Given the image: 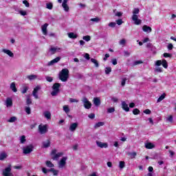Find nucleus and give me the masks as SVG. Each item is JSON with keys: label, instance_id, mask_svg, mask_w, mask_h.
Here are the masks:
<instances>
[{"label": "nucleus", "instance_id": "47", "mask_svg": "<svg viewBox=\"0 0 176 176\" xmlns=\"http://www.w3.org/2000/svg\"><path fill=\"white\" fill-rule=\"evenodd\" d=\"M163 60H158L157 61H155V65H156L157 67H160V65H162Z\"/></svg>", "mask_w": 176, "mask_h": 176}, {"label": "nucleus", "instance_id": "59", "mask_svg": "<svg viewBox=\"0 0 176 176\" xmlns=\"http://www.w3.org/2000/svg\"><path fill=\"white\" fill-rule=\"evenodd\" d=\"M140 64H142V60H135L134 63H133V65H138Z\"/></svg>", "mask_w": 176, "mask_h": 176}, {"label": "nucleus", "instance_id": "4", "mask_svg": "<svg viewBox=\"0 0 176 176\" xmlns=\"http://www.w3.org/2000/svg\"><path fill=\"white\" fill-rule=\"evenodd\" d=\"M3 176H14L13 173H12V165H8V167H6L2 170Z\"/></svg>", "mask_w": 176, "mask_h": 176}, {"label": "nucleus", "instance_id": "34", "mask_svg": "<svg viewBox=\"0 0 176 176\" xmlns=\"http://www.w3.org/2000/svg\"><path fill=\"white\" fill-rule=\"evenodd\" d=\"M17 120V118L16 117H11L9 120H8V122L9 123H14V122H16Z\"/></svg>", "mask_w": 176, "mask_h": 176}, {"label": "nucleus", "instance_id": "42", "mask_svg": "<svg viewBox=\"0 0 176 176\" xmlns=\"http://www.w3.org/2000/svg\"><path fill=\"white\" fill-rule=\"evenodd\" d=\"M119 45H120L121 46H124V45H126V39L122 38L119 41Z\"/></svg>", "mask_w": 176, "mask_h": 176}, {"label": "nucleus", "instance_id": "19", "mask_svg": "<svg viewBox=\"0 0 176 176\" xmlns=\"http://www.w3.org/2000/svg\"><path fill=\"white\" fill-rule=\"evenodd\" d=\"M27 79L29 80H35V79H38V80H41V78L38 76V75L32 74L27 76Z\"/></svg>", "mask_w": 176, "mask_h": 176}, {"label": "nucleus", "instance_id": "23", "mask_svg": "<svg viewBox=\"0 0 176 176\" xmlns=\"http://www.w3.org/2000/svg\"><path fill=\"white\" fill-rule=\"evenodd\" d=\"M67 36L70 39H76L78 38V34L74 32H69L67 33Z\"/></svg>", "mask_w": 176, "mask_h": 176}, {"label": "nucleus", "instance_id": "46", "mask_svg": "<svg viewBox=\"0 0 176 176\" xmlns=\"http://www.w3.org/2000/svg\"><path fill=\"white\" fill-rule=\"evenodd\" d=\"M82 39L84 41H85L86 42H89V41H90V39H91V38L90 37V36H84L82 37Z\"/></svg>", "mask_w": 176, "mask_h": 176}, {"label": "nucleus", "instance_id": "55", "mask_svg": "<svg viewBox=\"0 0 176 176\" xmlns=\"http://www.w3.org/2000/svg\"><path fill=\"white\" fill-rule=\"evenodd\" d=\"M23 4L26 6V8H30V3L27 0L23 1Z\"/></svg>", "mask_w": 176, "mask_h": 176}, {"label": "nucleus", "instance_id": "8", "mask_svg": "<svg viewBox=\"0 0 176 176\" xmlns=\"http://www.w3.org/2000/svg\"><path fill=\"white\" fill-rule=\"evenodd\" d=\"M64 153H57V150H52L51 152V155L52 156V160H58L59 157H61Z\"/></svg>", "mask_w": 176, "mask_h": 176}, {"label": "nucleus", "instance_id": "9", "mask_svg": "<svg viewBox=\"0 0 176 176\" xmlns=\"http://www.w3.org/2000/svg\"><path fill=\"white\" fill-rule=\"evenodd\" d=\"M82 102L85 109H90V108H91V102L89 101V99H87V98L83 97L82 99Z\"/></svg>", "mask_w": 176, "mask_h": 176}, {"label": "nucleus", "instance_id": "28", "mask_svg": "<svg viewBox=\"0 0 176 176\" xmlns=\"http://www.w3.org/2000/svg\"><path fill=\"white\" fill-rule=\"evenodd\" d=\"M104 124H105V123H104V122H98L95 124L94 129H98V127H101V126H104Z\"/></svg>", "mask_w": 176, "mask_h": 176}, {"label": "nucleus", "instance_id": "20", "mask_svg": "<svg viewBox=\"0 0 176 176\" xmlns=\"http://www.w3.org/2000/svg\"><path fill=\"white\" fill-rule=\"evenodd\" d=\"M43 116L45 118V119H47V120H50L52 119V113L49 111H45L43 112Z\"/></svg>", "mask_w": 176, "mask_h": 176}, {"label": "nucleus", "instance_id": "57", "mask_svg": "<svg viewBox=\"0 0 176 176\" xmlns=\"http://www.w3.org/2000/svg\"><path fill=\"white\" fill-rule=\"evenodd\" d=\"M155 72H163L162 67H157L155 69Z\"/></svg>", "mask_w": 176, "mask_h": 176}, {"label": "nucleus", "instance_id": "13", "mask_svg": "<svg viewBox=\"0 0 176 176\" xmlns=\"http://www.w3.org/2000/svg\"><path fill=\"white\" fill-rule=\"evenodd\" d=\"M41 90V85H37L32 91V95L36 100H38L39 98V96H38V91Z\"/></svg>", "mask_w": 176, "mask_h": 176}, {"label": "nucleus", "instance_id": "49", "mask_svg": "<svg viewBox=\"0 0 176 176\" xmlns=\"http://www.w3.org/2000/svg\"><path fill=\"white\" fill-rule=\"evenodd\" d=\"M19 13L21 15V16H27V11L25 10H19Z\"/></svg>", "mask_w": 176, "mask_h": 176}, {"label": "nucleus", "instance_id": "29", "mask_svg": "<svg viewBox=\"0 0 176 176\" xmlns=\"http://www.w3.org/2000/svg\"><path fill=\"white\" fill-rule=\"evenodd\" d=\"M162 67L164 68H165L166 69H167V68H168V63H167V60H166V59H163L162 60Z\"/></svg>", "mask_w": 176, "mask_h": 176}, {"label": "nucleus", "instance_id": "14", "mask_svg": "<svg viewBox=\"0 0 176 176\" xmlns=\"http://www.w3.org/2000/svg\"><path fill=\"white\" fill-rule=\"evenodd\" d=\"M121 107L123 111H125V112H129L130 111V107H129V104L124 101L121 102Z\"/></svg>", "mask_w": 176, "mask_h": 176}, {"label": "nucleus", "instance_id": "38", "mask_svg": "<svg viewBox=\"0 0 176 176\" xmlns=\"http://www.w3.org/2000/svg\"><path fill=\"white\" fill-rule=\"evenodd\" d=\"M46 8L49 9V10H52V9H53V3H46Z\"/></svg>", "mask_w": 176, "mask_h": 176}, {"label": "nucleus", "instance_id": "3", "mask_svg": "<svg viewBox=\"0 0 176 176\" xmlns=\"http://www.w3.org/2000/svg\"><path fill=\"white\" fill-rule=\"evenodd\" d=\"M67 160H68V157H63L58 162V167L61 170L65 168L67 166Z\"/></svg>", "mask_w": 176, "mask_h": 176}, {"label": "nucleus", "instance_id": "53", "mask_svg": "<svg viewBox=\"0 0 176 176\" xmlns=\"http://www.w3.org/2000/svg\"><path fill=\"white\" fill-rule=\"evenodd\" d=\"M143 112L144 113H146V115H151V113H152V111H151L149 109H146Z\"/></svg>", "mask_w": 176, "mask_h": 176}, {"label": "nucleus", "instance_id": "52", "mask_svg": "<svg viewBox=\"0 0 176 176\" xmlns=\"http://www.w3.org/2000/svg\"><path fill=\"white\" fill-rule=\"evenodd\" d=\"M174 47V45H173V43L168 44L167 49L168 50H173Z\"/></svg>", "mask_w": 176, "mask_h": 176}, {"label": "nucleus", "instance_id": "43", "mask_svg": "<svg viewBox=\"0 0 176 176\" xmlns=\"http://www.w3.org/2000/svg\"><path fill=\"white\" fill-rule=\"evenodd\" d=\"M129 155L131 159H134L135 157V156H137V153H135V152L129 153Z\"/></svg>", "mask_w": 176, "mask_h": 176}, {"label": "nucleus", "instance_id": "32", "mask_svg": "<svg viewBox=\"0 0 176 176\" xmlns=\"http://www.w3.org/2000/svg\"><path fill=\"white\" fill-rule=\"evenodd\" d=\"M43 148H49L50 146V141L46 140L45 142H43Z\"/></svg>", "mask_w": 176, "mask_h": 176}, {"label": "nucleus", "instance_id": "54", "mask_svg": "<svg viewBox=\"0 0 176 176\" xmlns=\"http://www.w3.org/2000/svg\"><path fill=\"white\" fill-rule=\"evenodd\" d=\"M133 115H138L140 113V110L138 109H135L133 110Z\"/></svg>", "mask_w": 176, "mask_h": 176}, {"label": "nucleus", "instance_id": "39", "mask_svg": "<svg viewBox=\"0 0 176 176\" xmlns=\"http://www.w3.org/2000/svg\"><path fill=\"white\" fill-rule=\"evenodd\" d=\"M63 111L65 112V113H69V107L68 105L63 106Z\"/></svg>", "mask_w": 176, "mask_h": 176}, {"label": "nucleus", "instance_id": "7", "mask_svg": "<svg viewBox=\"0 0 176 176\" xmlns=\"http://www.w3.org/2000/svg\"><path fill=\"white\" fill-rule=\"evenodd\" d=\"M49 126L47 124H41L38 125V133L41 134H46L47 133Z\"/></svg>", "mask_w": 176, "mask_h": 176}, {"label": "nucleus", "instance_id": "60", "mask_svg": "<svg viewBox=\"0 0 176 176\" xmlns=\"http://www.w3.org/2000/svg\"><path fill=\"white\" fill-rule=\"evenodd\" d=\"M28 91V87H24L23 89L22 90L23 94H25V93H27Z\"/></svg>", "mask_w": 176, "mask_h": 176}, {"label": "nucleus", "instance_id": "64", "mask_svg": "<svg viewBox=\"0 0 176 176\" xmlns=\"http://www.w3.org/2000/svg\"><path fill=\"white\" fill-rule=\"evenodd\" d=\"M124 56H125L126 57H129V56H130V52H129V51H124Z\"/></svg>", "mask_w": 176, "mask_h": 176}, {"label": "nucleus", "instance_id": "61", "mask_svg": "<svg viewBox=\"0 0 176 176\" xmlns=\"http://www.w3.org/2000/svg\"><path fill=\"white\" fill-rule=\"evenodd\" d=\"M116 23L118 25H122V24H123V21L122 19H118L116 21Z\"/></svg>", "mask_w": 176, "mask_h": 176}, {"label": "nucleus", "instance_id": "63", "mask_svg": "<svg viewBox=\"0 0 176 176\" xmlns=\"http://www.w3.org/2000/svg\"><path fill=\"white\" fill-rule=\"evenodd\" d=\"M85 58H86L87 60H90V54L86 53L84 56Z\"/></svg>", "mask_w": 176, "mask_h": 176}, {"label": "nucleus", "instance_id": "25", "mask_svg": "<svg viewBox=\"0 0 176 176\" xmlns=\"http://www.w3.org/2000/svg\"><path fill=\"white\" fill-rule=\"evenodd\" d=\"M94 104L95 107H100V105H101V100L98 98H94Z\"/></svg>", "mask_w": 176, "mask_h": 176}, {"label": "nucleus", "instance_id": "45", "mask_svg": "<svg viewBox=\"0 0 176 176\" xmlns=\"http://www.w3.org/2000/svg\"><path fill=\"white\" fill-rule=\"evenodd\" d=\"M124 166H126L124 162L120 161L119 162V167H120V168H124Z\"/></svg>", "mask_w": 176, "mask_h": 176}, {"label": "nucleus", "instance_id": "50", "mask_svg": "<svg viewBox=\"0 0 176 176\" xmlns=\"http://www.w3.org/2000/svg\"><path fill=\"white\" fill-rule=\"evenodd\" d=\"M25 111L26 112V113H28V115H30L31 114V108L30 107H25Z\"/></svg>", "mask_w": 176, "mask_h": 176}, {"label": "nucleus", "instance_id": "16", "mask_svg": "<svg viewBox=\"0 0 176 176\" xmlns=\"http://www.w3.org/2000/svg\"><path fill=\"white\" fill-rule=\"evenodd\" d=\"M60 60H61V57L58 56V57L55 58L54 59H53L52 60L50 61L47 63V65L48 66L54 65V64H57V63H58V61H60Z\"/></svg>", "mask_w": 176, "mask_h": 176}, {"label": "nucleus", "instance_id": "48", "mask_svg": "<svg viewBox=\"0 0 176 176\" xmlns=\"http://www.w3.org/2000/svg\"><path fill=\"white\" fill-rule=\"evenodd\" d=\"M164 57H165V58H171V57H173V54H168V53H164Z\"/></svg>", "mask_w": 176, "mask_h": 176}, {"label": "nucleus", "instance_id": "24", "mask_svg": "<svg viewBox=\"0 0 176 176\" xmlns=\"http://www.w3.org/2000/svg\"><path fill=\"white\" fill-rule=\"evenodd\" d=\"M6 105L8 108L12 107L13 105V102L12 101V98H8L6 100Z\"/></svg>", "mask_w": 176, "mask_h": 176}, {"label": "nucleus", "instance_id": "10", "mask_svg": "<svg viewBox=\"0 0 176 176\" xmlns=\"http://www.w3.org/2000/svg\"><path fill=\"white\" fill-rule=\"evenodd\" d=\"M34 151V146L32 144L28 145L23 148L24 155H28Z\"/></svg>", "mask_w": 176, "mask_h": 176}, {"label": "nucleus", "instance_id": "11", "mask_svg": "<svg viewBox=\"0 0 176 176\" xmlns=\"http://www.w3.org/2000/svg\"><path fill=\"white\" fill-rule=\"evenodd\" d=\"M58 2H59V3H61V2H63V0H58ZM67 2L68 0H63V2L62 3V7L63 8L65 12H69V6H68V4H67Z\"/></svg>", "mask_w": 176, "mask_h": 176}, {"label": "nucleus", "instance_id": "2", "mask_svg": "<svg viewBox=\"0 0 176 176\" xmlns=\"http://www.w3.org/2000/svg\"><path fill=\"white\" fill-rule=\"evenodd\" d=\"M68 78H69V70H68L67 68L63 69L59 72L60 80L62 82H67V80H68Z\"/></svg>", "mask_w": 176, "mask_h": 176}, {"label": "nucleus", "instance_id": "21", "mask_svg": "<svg viewBox=\"0 0 176 176\" xmlns=\"http://www.w3.org/2000/svg\"><path fill=\"white\" fill-rule=\"evenodd\" d=\"M144 32H148V34L152 32V28L146 25H144L142 28Z\"/></svg>", "mask_w": 176, "mask_h": 176}, {"label": "nucleus", "instance_id": "35", "mask_svg": "<svg viewBox=\"0 0 176 176\" xmlns=\"http://www.w3.org/2000/svg\"><path fill=\"white\" fill-rule=\"evenodd\" d=\"M90 21H92L93 23H100V21H101V19L98 17L92 18L90 19Z\"/></svg>", "mask_w": 176, "mask_h": 176}, {"label": "nucleus", "instance_id": "36", "mask_svg": "<svg viewBox=\"0 0 176 176\" xmlns=\"http://www.w3.org/2000/svg\"><path fill=\"white\" fill-rule=\"evenodd\" d=\"M166 98V94H163L160 96V98L157 99V102H161V101H163Z\"/></svg>", "mask_w": 176, "mask_h": 176}, {"label": "nucleus", "instance_id": "58", "mask_svg": "<svg viewBox=\"0 0 176 176\" xmlns=\"http://www.w3.org/2000/svg\"><path fill=\"white\" fill-rule=\"evenodd\" d=\"M45 79L47 82H53V78L51 76H46Z\"/></svg>", "mask_w": 176, "mask_h": 176}, {"label": "nucleus", "instance_id": "18", "mask_svg": "<svg viewBox=\"0 0 176 176\" xmlns=\"http://www.w3.org/2000/svg\"><path fill=\"white\" fill-rule=\"evenodd\" d=\"M96 145H98L99 148H108V143H104L100 141H96Z\"/></svg>", "mask_w": 176, "mask_h": 176}, {"label": "nucleus", "instance_id": "41", "mask_svg": "<svg viewBox=\"0 0 176 176\" xmlns=\"http://www.w3.org/2000/svg\"><path fill=\"white\" fill-rule=\"evenodd\" d=\"M115 112V107H110L107 109V113H113Z\"/></svg>", "mask_w": 176, "mask_h": 176}, {"label": "nucleus", "instance_id": "26", "mask_svg": "<svg viewBox=\"0 0 176 176\" xmlns=\"http://www.w3.org/2000/svg\"><path fill=\"white\" fill-rule=\"evenodd\" d=\"M10 89H11V90H12V91H14V93L17 92V89L16 88V83H14V82H12L10 84Z\"/></svg>", "mask_w": 176, "mask_h": 176}, {"label": "nucleus", "instance_id": "31", "mask_svg": "<svg viewBox=\"0 0 176 176\" xmlns=\"http://www.w3.org/2000/svg\"><path fill=\"white\" fill-rule=\"evenodd\" d=\"M19 141L21 144H25L27 139H25V135H22L19 138Z\"/></svg>", "mask_w": 176, "mask_h": 176}, {"label": "nucleus", "instance_id": "27", "mask_svg": "<svg viewBox=\"0 0 176 176\" xmlns=\"http://www.w3.org/2000/svg\"><path fill=\"white\" fill-rule=\"evenodd\" d=\"M8 157V154L5 152H1L0 153V160H5Z\"/></svg>", "mask_w": 176, "mask_h": 176}, {"label": "nucleus", "instance_id": "56", "mask_svg": "<svg viewBox=\"0 0 176 176\" xmlns=\"http://www.w3.org/2000/svg\"><path fill=\"white\" fill-rule=\"evenodd\" d=\"M69 102H79V100L75 98H69Z\"/></svg>", "mask_w": 176, "mask_h": 176}, {"label": "nucleus", "instance_id": "33", "mask_svg": "<svg viewBox=\"0 0 176 176\" xmlns=\"http://www.w3.org/2000/svg\"><path fill=\"white\" fill-rule=\"evenodd\" d=\"M50 171L51 173H52L53 175H58V173H59V170H56L54 168H51L50 170Z\"/></svg>", "mask_w": 176, "mask_h": 176}, {"label": "nucleus", "instance_id": "30", "mask_svg": "<svg viewBox=\"0 0 176 176\" xmlns=\"http://www.w3.org/2000/svg\"><path fill=\"white\" fill-rule=\"evenodd\" d=\"M91 63H93V64L95 65V67H96V68H98L100 67V64L98 63V61H97V60L94 58H91Z\"/></svg>", "mask_w": 176, "mask_h": 176}, {"label": "nucleus", "instance_id": "62", "mask_svg": "<svg viewBox=\"0 0 176 176\" xmlns=\"http://www.w3.org/2000/svg\"><path fill=\"white\" fill-rule=\"evenodd\" d=\"M126 80H127V78H122V80L121 82V86H124V85H126Z\"/></svg>", "mask_w": 176, "mask_h": 176}, {"label": "nucleus", "instance_id": "44", "mask_svg": "<svg viewBox=\"0 0 176 176\" xmlns=\"http://www.w3.org/2000/svg\"><path fill=\"white\" fill-rule=\"evenodd\" d=\"M146 47L148 49H151V50H153V49H155V47H153V45H152L151 43H147Z\"/></svg>", "mask_w": 176, "mask_h": 176}, {"label": "nucleus", "instance_id": "37", "mask_svg": "<svg viewBox=\"0 0 176 176\" xmlns=\"http://www.w3.org/2000/svg\"><path fill=\"white\" fill-rule=\"evenodd\" d=\"M104 71H105L106 75H108V74H111V72H112V68H111L109 67H106Z\"/></svg>", "mask_w": 176, "mask_h": 176}, {"label": "nucleus", "instance_id": "17", "mask_svg": "<svg viewBox=\"0 0 176 176\" xmlns=\"http://www.w3.org/2000/svg\"><path fill=\"white\" fill-rule=\"evenodd\" d=\"M49 26V24L45 23L41 26V31L43 34V35H47V27Z\"/></svg>", "mask_w": 176, "mask_h": 176}, {"label": "nucleus", "instance_id": "51", "mask_svg": "<svg viewBox=\"0 0 176 176\" xmlns=\"http://www.w3.org/2000/svg\"><path fill=\"white\" fill-rule=\"evenodd\" d=\"M109 27H111V28H115V27H116V23L115 22L109 23Z\"/></svg>", "mask_w": 176, "mask_h": 176}, {"label": "nucleus", "instance_id": "22", "mask_svg": "<svg viewBox=\"0 0 176 176\" xmlns=\"http://www.w3.org/2000/svg\"><path fill=\"white\" fill-rule=\"evenodd\" d=\"M145 148L146 149H153V148H155V144L152 142L145 143Z\"/></svg>", "mask_w": 176, "mask_h": 176}, {"label": "nucleus", "instance_id": "40", "mask_svg": "<svg viewBox=\"0 0 176 176\" xmlns=\"http://www.w3.org/2000/svg\"><path fill=\"white\" fill-rule=\"evenodd\" d=\"M46 166L47 167H50V168L54 167V164H53V163H52V162L50 161L46 162Z\"/></svg>", "mask_w": 176, "mask_h": 176}, {"label": "nucleus", "instance_id": "15", "mask_svg": "<svg viewBox=\"0 0 176 176\" xmlns=\"http://www.w3.org/2000/svg\"><path fill=\"white\" fill-rule=\"evenodd\" d=\"M78 122L72 123L69 127V131H72V133H74V131H75L76 129H78Z\"/></svg>", "mask_w": 176, "mask_h": 176}, {"label": "nucleus", "instance_id": "1", "mask_svg": "<svg viewBox=\"0 0 176 176\" xmlns=\"http://www.w3.org/2000/svg\"><path fill=\"white\" fill-rule=\"evenodd\" d=\"M140 8H135L132 11L131 19L135 25H140L142 21L140 19Z\"/></svg>", "mask_w": 176, "mask_h": 176}, {"label": "nucleus", "instance_id": "5", "mask_svg": "<svg viewBox=\"0 0 176 176\" xmlns=\"http://www.w3.org/2000/svg\"><path fill=\"white\" fill-rule=\"evenodd\" d=\"M61 52H63V48L58 46H51L50 47L48 54H56V53H60Z\"/></svg>", "mask_w": 176, "mask_h": 176}, {"label": "nucleus", "instance_id": "12", "mask_svg": "<svg viewBox=\"0 0 176 176\" xmlns=\"http://www.w3.org/2000/svg\"><path fill=\"white\" fill-rule=\"evenodd\" d=\"M1 53H4V54H7V56L10 57L11 58H13V57H14V54L13 53V52L6 48H3L1 50Z\"/></svg>", "mask_w": 176, "mask_h": 176}, {"label": "nucleus", "instance_id": "6", "mask_svg": "<svg viewBox=\"0 0 176 176\" xmlns=\"http://www.w3.org/2000/svg\"><path fill=\"white\" fill-rule=\"evenodd\" d=\"M60 86H61V85H60V83L54 84V85L52 86L53 91L51 92V96L54 97V96H57V94H58V93H60Z\"/></svg>", "mask_w": 176, "mask_h": 176}]
</instances>
